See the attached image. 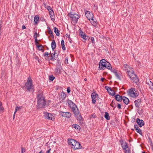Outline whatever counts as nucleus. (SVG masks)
<instances>
[{
	"instance_id": "1",
	"label": "nucleus",
	"mask_w": 153,
	"mask_h": 153,
	"mask_svg": "<svg viewBox=\"0 0 153 153\" xmlns=\"http://www.w3.org/2000/svg\"><path fill=\"white\" fill-rule=\"evenodd\" d=\"M37 107L39 108H43L46 104V101L42 94H39L37 96Z\"/></svg>"
},
{
	"instance_id": "2",
	"label": "nucleus",
	"mask_w": 153,
	"mask_h": 153,
	"mask_svg": "<svg viewBox=\"0 0 153 153\" xmlns=\"http://www.w3.org/2000/svg\"><path fill=\"white\" fill-rule=\"evenodd\" d=\"M99 67L101 70H104L105 68L110 70L112 68L111 64L104 59H102L100 61Z\"/></svg>"
},
{
	"instance_id": "3",
	"label": "nucleus",
	"mask_w": 153,
	"mask_h": 153,
	"mask_svg": "<svg viewBox=\"0 0 153 153\" xmlns=\"http://www.w3.org/2000/svg\"><path fill=\"white\" fill-rule=\"evenodd\" d=\"M68 105L72 110L73 111L75 115H77L79 113V111L76 106L71 101L68 100L67 101Z\"/></svg>"
},
{
	"instance_id": "4",
	"label": "nucleus",
	"mask_w": 153,
	"mask_h": 153,
	"mask_svg": "<svg viewBox=\"0 0 153 153\" xmlns=\"http://www.w3.org/2000/svg\"><path fill=\"white\" fill-rule=\"evenodd\" d=\"M128 93L130 97H137L138 95V93L136 92L134 88H131L129 89L128 91Z\"/></svg>"
},
{
	"instance_id": "5",
	"label": "nucleus",
	"mask_w": 153,
	"mask_h": 153,
	"mask_svg": "<svg viewBox=\"0 0 153 153\" xmlns=\"http://www.w3.org/2000/svg\"><path fill=\"white\" fill-rule=\"evenodd\" d=\"M33 86L32 80L30 77H29L28 78L25 84V87L28 90L30 91V89L33 88Z\"/></svg>"
},
{
	"instance_id": "6",
	"label": "nucleus",
	"mask_w": 153,
	"mask_h": 153,
	"mask_svg": "<svg viewBox=\"0 0 153 153\" xmlns=\"http://www.w3.org/2000/svg\"><path fill=\"white\" fill-rule=\"evenodd\" d=\"M131 79L134 82L137 83L138 79L136 75L134 74L133 71L128 74Z\"/></svg>"
},
{
	"instance_id": "7",
	"label": "nucleus",
	"mask_w": 153,
	"mask_h": 153,
	"mask_svg": "<svg viewBox=\"0 0 153 153\" xmlns=\"http://www.w3.org/2000/svg\"><path fill=\"white\" fill-rule=\"evenodd\" d=\"M68 16L72 19V20L74 21L75 22H76L78 19L79 18V16L77 14H73L71 13H69L68 14Z\"/></svg>"
},
{
	"instance_id": "8",
	"label": "nucleus",
	"mask_w": 153,
	"mask_h": 153,
	"mask_svg": "<svg viewBox=\"0 0 153 153\" xmlns=\"http://www.w3.org/2000/svg\"><path fill=\"white\" fill-rule=\"evenodd\" d=\"M44 114L45 117L47 119L53 120L54 119L52 114L51 113L44 112Z\"/></svg>"
},
{
	"instance_id": "9",
	"label": "nucleus",
	"mask_w": 153,
	"mask_h": 153,
	"mask_svg": "<svg viewBox=\"0 0 153 153\" xmlns=\"http://www.w3.org/2000/svg\"><path fill=\"white\" fill-rule=\"evenodd\" d=\"M71 147L74 149H81L82 146L79 143L75 140V142L74 143Z\"/></svg>"
},
{
	"instance_id": "10",
	"label": "nucleus",
	"mask_w": 153,
	"mask_h": 153,
	"mask_svg": "<svg viewBox=\"0 0 153 153\" xmlns=\"http://www.w3.org/2000/svg\"><path fill=\"white\" fill-rule=\"evenodd\" d=\"M123 69L126 71L128 74V73H129L133 71L132 68L130 67L127 64H125L124 65Z\"/></svg>"
},
{
	"instance_id": "11",
	"label": "nucleus",
	"mask_w": 153,
	"mask_h": 153,
	"mask_svg": "<svg viewBox=\"0 0 153 153\" xmlns=\"http://www.w3.org/2000/svg\"><path fill=\"white\" fill-rule=\"evenodd\" d=\"M86 17L89 20L91 19V21H94L93 15V13L89 11H87L85 13Z\"/></svg>"
},
{
	"instance_id": "12",
	"label": "nucleus",
	"mask_w": 153,
	"mask_h": 153,
	"mask_svg": "<svg viewBox=\"0 0 153 153\" xmlns=\"http://www.w3.org/2000/svg\"><path fill=\"white\" fill-rule=\"evenodd\" d=\"M61 116L69 118L71 116V113L70 112H61Z\"/></svg>"
},
{
	"instance_id": "13",
	"label": "nucleus",
	"mask_w": 153,
	"mask_h": 153,
	"mask_svg": "<svg viewBox=\"0 0 153 153\" xmlns=\"http://www.w3.org/2000/svg\"><path fill=\"white\" fill-rule=\"evenodd\" d=\"M120 143H121V146L123 150L126 149L128 148L127 143L125 142H124L123 140H122L120 141Z\"/></svg>"
},
{
	"instance_id": "14",
	"label": "nucleus",
	"mask_w": 153,
	"mask_h": 153,
	"mask_svg": "<svg viewBox=\"0 0 153 153\" xmlns=\"http://www.w3.org/2000/svg\"><path fill=\"white\" fill-rule=\"evenodd\" d=\"M136 121L137 124L140 127L144 125V122L142 120H140L139 118H137V119Z\"/></svg>"
},
{
	"instance_id": "15",
	"label": "nucleus",
	"mask_w": 153,
	"mask_h": 153,
	"mask_svg": "<svg viewBox=\"0 0 153 153\" xmlns=\"http://www.w3.org/2000/svg\"><path fill=\"white\" fill-rule=\"evenodd\" d=\"M98 96V94L95 93H93L92 94L91 97L92 99V102L93 104H95L96 102L95 98L96 96Z\"/></svg>"
},
{
	"instance_id": "16",
	"label": "nucleus",
	"mask_w": 153,
	"mask_h": 153,
	"mask_svg": "<svg viewBox=\"0 0 153 153\" xmlns=\"http://www.w3.org/2000/svg\"><path fill=\"white\" fill-rule=\"evenodd\" d=\"M141 102L140 99H138L137 100H135L134 101L135 103V106L137 107H139Z\"/></svg>"
},
{
	"instance_id": "17",
	"label": "nucleus",
	"mask_w": 153,
	"mask_h": 153,
	"mask_svg": "<svg viewBox=\"0 0 153 153\" xmlns=\"http://www.w3.org/2000/svg\"><path fill=\"white\" fill-rule=\"evenodd\" d=\"M123 98L122 100H123L124 103L125 104L127 105L129 102L128 99L124 96H123Z\"/></svg>"
},
{
	"instance_id": "18",
	"label": "nucleus",
	"mask_w": 153,
	"mask_h": 153,
	"mask_svg": "<svg viewBox=\"0 0 153 153\" xmlns=\"http://www.w3.org/2000/svg\"><path fill=\"white\" fill-rule=\"evenodd\" d=\"M68 142L69 145L71 147L73 144L75 142V140L71 139H69Z\"/></svg>"
},
{
	"instance_id": "19",
	"label": "nucleus",
	"mask_w": 153,
	"mask_h": 153,
	"mask_svg": "<svg viewBox=\"0 0 153 153\" xmlns=\"http://www.w3.org/2000/svg\"><path fill=\"white\" fill-rule=\"evenodd\" d=\"M51 47L53 51L55 49L56 47L55 42L54 40H53L51 43Z\"/></svg>"
},
{
	"instance_id": "20",
	"label": "nucleus",
	"mask_w": 153,
	"mask_h": 153,
	"mask_svg": "<svg viewBox=\"0 0 153 153\" xmlns=\"http://www.w3.org/2000/svg\"><path fill=\"white\" fill-rule=\"evenodd\" d=\"M123 98V97L119 95H117L115 96V99L118 101H121Z\"/></svg>"
},
{
	"instance_id": "21",
	"label": "nucleus",
	"mask_w": 153,
	"mask_h": 153,
	"mask_svg": "<svg viewBox=\"0 0 153 153\" xmlns=\"http://www.w3.org/2000/svg\"><path fill=\"white\" fill-rule=\"evenodd\" d=\"M54 32L56 33L57 36H59V30L56 27H54L53 28Z\"/></svg>"
},
{
	"instance_id": "22",
	"label": "nucleus",
	"mask_w": 153,
	"mask_h": 153,
	"mask_svg": "<svg viewBox=\"0 0 153 153\" xmlns=\"http://www.w3.org/2000/svg\"><path fill=\"white\" fill-rule=\"evenodd\" d=\"M4 108L2 106V102H0V112H3L4 111Z\"/></svg>"
},
{
	"instance_id": "23",
	"label": "nucleus",
	"mask_w": 153,
	"mask_h": 153,
	"mask_svg": "<svg viewBox=\"0 0 153 153\" xmlns=\"http://www.w3.org/2000/svg\"><path fill=\"white\" fill-rule=\"evenodd\" d=\"M66 97V95L64 93H61L60 95V98H61L62 100H64Z\"/></svg>"
},
{
	"instance_id": "24",
	"label": "nucleus",
	"mask_w": 153,
	"mask_h": 153,
	"mask_svg": "<svg viewBox=\"0 0 153 153\" xmlns=\"http://www.w3.org/2000/svg\"><path fill=\"white\" fill-rule=\"evenodd\" d=\"M56 54V53L55 51L54 52V53L53 54H51V60H54L55 59V54Z\"/></svg>"
},
{
	"instance_id": "25",
	"label": "nucleus",
	"mask_w": 153,
	"mask_h": 153,
	"mask_svg": "<svg viewBox=\"0 0 153 153\" xmlns=\"http://www.w3.org/2000/svg\"><path fill=\"white\" fill-rule=\"evenodd\" d=\"M90 21H91V22L92 25L94 26L95 27H96L97 24V22L96 21H94H94H91L90 20Z\"/></svg>"
},
{
	"instance_id": "26",
	"label": "nucleus",
	"mask_w": 153,
	"mask_h": 153,
	"mask_svg": "<svg viewBox=\"0 0 153 153\" xmlns=\"http://www.w3.org/2000/svg\"><path fill=\"white\" fill-rule=\"evenodd\" d=\"M108 92V93L111 95L114 96L115 94L114 91L112 90L111 89Z\"/></svg>"
},
{
	"instance_id": "27",
	"label": "nucleus",
	"mask_w": 153,
	"mask_h": 153,
	"mask_svg": "<svg viewBox=\"0 0 153 153\" xmlns=\"http://www.w3.org/2000/svg\"><path fill=\"white\" fill-rule=\"evenodd\" d=\"M105 117L107 120H109L110 119V117L108 114L107 112H105Z\"/></svg>"
},
{
	"instance_id": "28",
	"label": "nucleus",
	"mask_w": 153,
	"mask_h": 153,
	"mask_svg": "<svg viewBox=\"0 0 153 153\" xmlns=\"http://www.w3.org/2000/svg\"><path fill=\"white\" fill-rule=\"evenodd\" d=\"M39 17L36 16L34 18V21L35 22V24H37V22L39 20Z\"/></svg>"
},
{
	"instance_id": "29",
	"label": "nucleus",
	"mask_w": 153,
	"mask_h": 153,
	"mask_svg": "<svg viewBox=\"0 0 153 153\" xmlns=\"http://www.w3.org/2000/svg\"><path fill=\"white\" fill-rule=\"evenodd\" d=\"M73 127L75 128L76 129L79 130L80 129V126L78 125L75 124L73 125Z\"/></svg>"
},
{
	"instance_id": "30",
	"label": "nucleus",
	"mask_w": 153,
	"mask_h": 153,
	"mask_svg": "<svg viewBox=\"0 0 153 153\" xmlns=\"http://www.w3.org/2000/svg\"><path fill=\"white\" fill-rule=\"evenodd\" d=\"M81 37L84 40V41H85L86 40H87L88 39V37L85 34V35L82 36H81Z\"/></svg>"
},
{
	"instance_id": "31",
	"label": "nucleus",
	"mask_w": 153,
	"mask_h": 153,
	"mask_svg": "<svg viewBox=\"0 0 153 153\" xmlns=\"http://www.w3.org/2000/svg\"><path fill=\"white\" fill-rule=\"evenodd\" d=\"M21 107H16L15 109V110L14 112V114H16V113L17 111L19 110L21 108Z\"/></svg>"
},
{
	"instance_id": "32",
	"label": "nucleus",
	"mask_w": 153,
	"mask_h": 153,
	"mask_svg": "<svg viewBox=\"0 0 153 153\" xmlns=\"http://www.w3.org/2000/svg\"><path fill=\"white\" fill-rule=\"evenodd\" d=\"M124 150L125 151V153H131V152L128 148Z\"/></svg>"
},
{
	"instance_id": "33",
	"label": "nucleus",
	"mask_w": 153,
	"mask_h": 153,
	"mask_svg": "<svg viewBox=\"0 0 153 153\" xmlns=\"http://www.w3.org/2000/svg\"><path fill=\"white\" fill-rule=\"evenodd\" d=\"M49 13H50V15L51 16H53V10L51 9V10H50L49 11Z\"/></svg>"
},
{
	"instance_id": "34",
	"label": "nucleus",
	"mask_w": 153,
	"mask_h": 153,
	"mask_svg": "<svg viewBox=\"0 0 153 153\" xmlns=\"http://www.w3.org/2000/svg\"><path fill=\"white\" fill-rule=\"evenodd\" d=\"M54 78L55 77H53L52 76H49V80L51 81H53Z\"/></svg>"
},
{
	"instance_id": "35",
	"label": "nucleus",
	"mask_w": 153,
	"mask_h": 153,
	"mask_svg": "<svg viewBox=\"0 0 153 153\" xmlns=\"http://www.w3.org/2000/svg\"><path fill=\"white\" fill-rule=\"evenodd\" d=\"M38 49L39 50H42V45H37Z\"/></svg>"
},
{
	"instance_id": "36",
	"label": "nucleus",
	"mask_w": 153,
	"mask_h": 153,
	"mask_svg": "<svg viewBox=\"0 0 153 153\" xmlns=\"http://www.w3.org/2000/svg\"><path fill=\"white\" fill-rule=\"evenodd\" d=\"M85 34L82 31H80L79 32V35L81 36H82L85 35Z\"/></svg>"
},
{
	"instance_id": "37",
	"label": "nucleus",
	"mask_w": 153,
	"mask_h": 153,
	"mask_svg": "<svg viewBox=\"0 0 153 153\" xmlns=\"http://www.w3.org/2000/svg\"><path fill=\"white\" fill-rule=\"evenodd\" d=\"M136 131L139 134H141V133H142L141 130L140 129H138Z\"/></svg>"
},
{
	"instance_id": "38",
	"label": "nucleus",
	"mask_w": 153,
	"mask_h": 153,
	"mask_svg": "<svg viewBox=\"0 0 153 153\" xmlns=\"http://www.w3.org/2000/svg\"><path fill=\"white\" fill-rule=\"evenodd\" d=\"M38 36H39V35H38ZM38 36V35H37V32H35L34 36H33V37L34 38H37V37Z\"/></svg>"
},
{
	"instance_id": "39",
	"label": "nucleus",
	"mask_w": 153,
	"mask_h": 153,
	"mask_svg": "<svg viewBox=\"0 0 153 153\" xmlns=\"http://www.w3.org/2000/svg\"><path fill=\"white\" fill-rule=\"evenodd\" d=\"M49 30H48V33L49 34H51V36L52 35H53L52 32L51 30L49 28Z\"/></svg>"
},
{
	"instance_id": "40",
	"label": "nucleus",
	"mask_w": 153,
	"mask_h": 153,
	"mask_svg": "<svg viewBox=\"0 0 153 153\" xmlns=\"http://www.w3.org/2000/svg\"><path fill=\"white\" fill-rule=\"evenodd\" d=\"M115 75L117 79H120L119 76L116 72H115Z\"/></svg>"
},
{
	"instance_id": "41",
	"label": "nucleus",
	"mask_w": 153,
	"mask_h": 153,
	"mask_svg": "<svg viewBox=\"0 0 153 153\" xmlns=\"http://www.w3.org/2000/svg\"><path fill=\"white\" fill-rule=\"evenodd\" d=\"M105 88L108 91H109L111 89V88H109L108 86H106L105 87Z\"/></svg>"
},
{
	"instance_id": "42",
	"label": "nucleus",
	"mask_w": 153,
	"mask_h": 153,
	"mask_svg": "<svg viewBox=\"0 0 153 153\" xmlns=\"http://www.w3.org/2000/svg\"><path fill=\"white\" fill-rule=\"evenodd\" d=\"M147 83L148 84L149 86H150L151 85H152V84H153V83H152V82L151 81H148Z\"/></svg>"
},
{
	"instance_id": "43",
	"label": "nucleus",
	"mask_w": 153,
	"mask_h": 153,
	"mask_svg": "<svg viewBox=\"0 0 153 153\" xmlns=\"http://www.w3.org/2000/svg\"><path fill=\"white\" fill-rule=\"evenodd\" d=\"M91 40L93 44H94V37H92L91 39Z\"/></svg>"
},
{
	"instance_id": "44",
	"label": "nucleus",
	"mask_w": 153,
	"mask_h": 153,
	"mask_svg": "<svg viewBox=\"0 0 153 153\" xmlns=\"http://www.w3.org/2000/svg\"><path fill=\"white\" fill-rule=\"evenodd\" d=\"M62 45V49L63 50H65L66 49V48L65 47V45Z\"/></svg>"
},
{
	"instance_id": "45",
	"label": "nucleus",
	"mask_w": 153,
	"mask_h": 153,
	"mask_svg": "<svg viewBox=\"0 0 153 153\" xmlns=\"http://www.w3.org/2000/svg\"><path fill=\"white\" fill-rule=\"evenodd\" d=\"M67 91L68 93H69L71 91L70 88L69 87H68L67 88Z\"/></svg>"
},
{
	"instance_id": "46",
	"label": "nucleus",
	"mask_w": 153,
	"mask_h": 153,
	"mask_svg": "<svg viewBox=\"0 0 153 153\" xmlns=\"http://www.w3.org/2000/svg\"><path fill=\"white\" fill-rule=\"evenodd\" d=\"M117 107L119 109H120L121 108V105L120 104H118L117 105Z\"/></svg>"
},
{
	"instance_id": "47",
	"label": "nucleus",
	"mask_w": 153,
	"mask_h": 153,
	"mask_svg": "<svg viewBox=\"0 0 153 153\" xmlns=\"http://www.w3.org/2000/svg\"><path fill=\"white\" fill-rule=\"evenodd\" d=\"M25 152V149H24L23 147L21 148V153H24V152Z\"/></svg>"
},
{
	"instance_id": "48",
	"label": "nucleus",
	"mask_w": 153,
	"mask_h": 153,
	"mask_svg": "<svg viewBox=\"0 0 153 153\" xmlns=\"http://www.w3.org/2000/svg\"><path fill=\"white\" fill-rule=\"evenodd\" d=\"M49 53L48 52H45V53L44 54V56H48V55H49Z\"/></svg>"
},
{
	"instance_id": "49",
	"label": "nucleus",
	"mask_w": 153,
	"mask_h": 153,
	"mask_svg": "<svg viewBox=\"0 0 153 153\" xmlns=\"http://www.w3.org/2000/svg\"><path fill=\"white\" fill-rule=\"evenodd\" d=\"M65 63H68V59L67 57H66L65 58Z\"/></svg>"
},
{
	"instance_id": "50",
	"label": "nucleus",
	"mask_w": 153,
	"mask_h": 153,
	"mask_svg": "<svg viewBox=\"0 0 153 153\" xmlns=\"http://www.w3.org/2000/svg\"><path fill=\"white\" fill-rule=\"evenodd\" d=\"M134 128L136 130L138 129V126L137 125H135L134 126Z\"/></svg>"
},
{
	"instance_id": "51",
	"label": "nucleus",
	"mask_w": 153,
	"mask_h": 153,
	"mask_svg": "<svg viewBox=\"0 0 153 153\" xmlns=\"http://www.w3.org/2000/svg\"><path fill=\"white\" fill-rule=\"evenodd\" d=\"M149 86L151 89L153 91V84H152V85H151Z\"/></svg>"
},
{
	"instance_id": "52",
	"label": "nucleus",
	"mask_w": 153,
	"mask_h": 153,
	"mask_svg": "<svg viewBox=\"0 0 153 153\" xmlns=\"http://www.w3.org/2000/svg\"><path fill=\"white\" fill-rule=\"evenodd\" d=\"M35 39V42L36 44H39V42L38 41V40L37 38Z\"/></svg>"
},
{
	"instance_id": "53",
	"label": "nucleus",
	"mask_w": 153,
	"mask_h": 153,
	"mask_svg": "<svg viewBox=\"0 0 153 153\" xmlns=\"http://www.w3.org/2000/svg\"><path fill=\"white\" fill-rule=\"evenodd\" d=\"M65 36L66 37H68V38H69L70 37V35L68 34H66Z\"/></svg>"
},
{
	"instance_id": "54",
	"label": "nucleus",
	"mask_w": 153,
	"mask_h": 153,
	"mask_svg": "<svg viewBox=\"0 0 153 153\" xmlns=\"http://www.w3.org/2000/svg\"><path fill=\"white\" fill-rule=\"evenodd\" d=\"M47 9L48 10V11L51 10L52 9L50 6H48L47 7Z\"/></svg>"
},
{
	"instance_id": "55",
	"label": "nucleus",
	"mask_w": 153,
	"mask_h": 153,
	"mask_svg": "<svg viewBox=\"0 0 153 153\" xmlns=\"http://www.w3.org/2000/svg\"><path fill=\"white\" fill-rule=\"evenodd\" d=\"M51 150V149L49 148V149L46 152V153H49Z\"/></svg>"
},
{
	"instance_id": "56",
	"label": "nucleus",
	"mask_w": 153,
	"mask_h": 153,
	"mask_svg": "<svg viewBox=\"0 0 153 153\" xmlns=\"http://www.w3.org/2000/svg\"><path fill=\"white\" fill-rule=\"evenodd\" d=\"M64 45V41L63 40H62L61 41V45Z\"/></svg>"
},
{
	"instance_id": "57",
	"label": "nucleus",
	"mask_w": 153,
	"mask_h": 153,
	"mask_svg": "<svg viewBox=\"0 0 153 153\" xmlns=\"http://www.w3.org/2000/svg\"><path fill=\"white\" fill-rule=\"evenodd\" d=\"M26 28V27L24 25H23L22 27V29L23 30Z\"/></svg>"
},
{
	"instance_id": "58",
	"label": "nucleus",
	"mask_w": 153,
	"mask_h": 153,
	"mask_svg": "<svg viewBox=\"0 0 153 153\" xmlns=\"http://www.w3.org/2000/svg\"><path fill=\"white\" fill-rule=\"evenodd\" d=\"M105 79L104 78H102L101 79V81L103 82V81L104 80H105Z\"/></svg>"
},
{
	"instance_id": "59",
	"label": "nucleus",
	"mask_w": 153,
	"mask_h": 153,
	"mask_svg": "<svg viewBox=\"0 0 153 153\" xmlns=\"http://www.w3.org/2000/svg\"><path fill=\"white\" fill-rule=\"evenodd\" d=\"M91 117H93V118H95V116H94V114H91Z\"/></svg>"
},
{
	"instance_id": "60",
	"label": "nucleus",
	"mask_w": 153,
	"mask_h": 153,
	"mask_svg": "<svg viewBox=\"0 0 153 153\" xmlns=\"http://www.w3.org/2000/svg\"><path fill=\"white\" fill-rule=\"evenodd\" d=\"M15 114H14H14H13V120H14V119L15 118Z\"/></svg>"
},
{
	"instance_id": "61",
	"label": "nucleus",
	"mask_w": 153,
	"mask_h": 153,
	"mask_svg": "<svg viewBox=\"0 0 153 153\" xmlns=\"http://www.w3.org/2000/svg\"><path fill=\"white\" fill-rule=\"evenodd\" d=\"M113 102H114V100H113L112 101V102L111 103V105H113Z\"/></svg>"
},
{
	"instance_id": "62",
	"label": "nucleus",
	"mask_w": 153,
	"mask_h": 153,
	"mask_svg": "<svg viewBox=\"0 0 153 153\" xmlns=\"http://www.w3.org/2000/svg\"><path fill=\"white\" fill-rule=\"evenodd\" d=\"M87 79H86V78H85V79H84V81H87Z\"/></svg>"
},
{
	"instance_id": "63",
	"label": "nucleus",
	"mask_w": 153,
	"mask_h": 153,
	"mask_svg": "<svg viewBox=\"0 0 153 153\" xmlns=\"http://www.w3.org/2000/svg\"><path fill=\"white\" fill-rule=\"evenodd\" d=\"M143 153H145L143 152Z\"/></svg>"
}]
</instances>
